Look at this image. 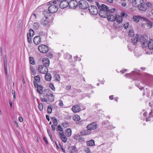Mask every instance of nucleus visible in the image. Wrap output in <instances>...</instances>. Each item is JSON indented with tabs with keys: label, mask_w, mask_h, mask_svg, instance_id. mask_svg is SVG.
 Wrapping results in <instances>:
<instances>
[{
	"label": "nucleus",
	"mask_w": 153,
	"mask_h": 153,
	"mask_svg": "<svg viewBox=\"0 0 153 153\" xmlns=\"http://www.w3.org/2000/svg\"><path fill=\"white\" fill-rule=\"evenodd\" d=\"M124 76L126 77H134L135 80L139 79L141 77V75L140 73L135 71H132L129 74H126Z\"/></svg>",
	"instance_id": "39448f33"
},
{
	"label": "nucleus",
	"mask_w": 153,
	"mask_h": 153,
	"mask_svg": "<svg viewBox=\"0 0 153 153\" xmlns=\"http://www.w3.org/2000/svg\"><path fill=\"white\" fill-rule=\"evenodd\" d=\"M135 83L136 86L138 88H139L140 90H142L144 88L143 87H140V86L139 85L140 83L138 82V80H136L135 82Z\"/></svg>",
	"instance_id": "f704fd0d"
},
{
	"label": "nucleus",
	"mask_w": 153,
	"mask_h": 153,
	"mask_svg": "<svg viewBox=\"0 0 153 153\" xmlns=\"http://www.w3.org/2000/svg\"><path fill=\"white\" fill-rule=\"evenodd\" d=\"M78 5L80 8L86 9L89 7V3L85 0H81L79 1Z\"/></svg>",
	"instance_id": "0eeeda50"
},
{
	"label": "nucleus",
	"mask_w": 153,
	"mask_h": 153,
	"mask_svg": "<svg viewBox=\"0 0 153 153\" xmlns=\"http://www.w3.org/2000/svg\"><path fill=\"white\" fill-rule=\"evenodd\" d=\"M97 127V124L95 122L92 123L88 125L86 127L87 130L83 131L84 134H88L87 133L88 130H91L96 129Z\"/></svg>",
	"instance_id": "423d86ee"
},
{
	"label": "nucleus",
	"mask_w": 153,
	"mask_h": 153,
	"mask_svg": "<svg viewBox=\"0 0 153 153\" xmlns=\"http://www.w3.org/2000/svg\"><path fill=\"white\" fill-rule=\"evenodd\" d=\"M141 20L145 22V24L147 25L148 27L150 28L152 27L153 23L147 18L145 17H141Z\"/></svg>",
	"instance_id": "2eb2a0df"
},
{
	"label": "nucleus",
	"mask_w": 153,
	"mask_h": 153,
	"mask_svg": "<svg viewBox=\"0 0 153 153\" xmlns=\"http://www.w3.org/2000/svg\"><path fill=\"white\" fill-rule=\"evenodd\" d=\"M69 2L67 0H63L59 4V7L62 9L66 8L69 6Z\"/></svg>",
	"instance_id": "4468645a"
},
{
	"label": "nucleus",
	"mask_w": 153,
	"mask_h": 153,
	"mask_svg": "<svg viewBox=\"0 0 153 153\" xmlns=\"http://www.w3.org/2000/svg\"><path fill=\"white\" fill-rule=\"evenodd\" d=\"M49 87L53 91H55V88L54 87L53 84L52 83H51L49 85Z\"/></svg>",
	"instance_id": "8fccbe9b"
},
{
	"label": "nucleus",
	"mask_w": 153,
	"mask_h": 153,
	"mask_svg": "<svg viewBox=\"0 0 153 153\" xmlns=\"http://www.w3.org/2000/svg\"><path fill=\"white\" fill-rule=\"evenodd\" d=\"M43 139L44 141L45 142L46 144L48 145L49 143L46 137L45 136H44L43 137Z\"/></svg>",
	"instance_id": "bf43d9fd"
},
{
	"label": "nucleus",
	"mask_w": 153,
	"mask_h": 153,
	"mask_svg": "<svg viewBox=\"0 0 153 153\" xmlns=\"http://www.w3.org/2000/svg\"><path fill=\"white\" fill-rule=\"evenodd\" d=\"M48 20V19L46 17L45 18H42L40 22L41 24L44 26L48 27L49 25V23Z\"/></svg>",
	"instance_id": "dca6fc26"
},
{
	"label": "nucleus",
	"mask_w": 153,
	"mask_h": 153,
	"mask_svg": "<svg viewBox=\"0 0 153 153\" xmlns=\"http://www.w3.org/2000/svg\"><path fill=\"white\" fill-rule=\"evenodd\" d=\"M51 91L50 89H45L43 93L44 94V97H46V96L49 94V93H51L50 91Z\"/></svg>",
	"instance_id": "c85d7f7f"
},
{
	"label": "nucleus",
	"mask_w": 153,
	"mask_h": 153,
	"mask_svg": "<svg viewBox=\"0 0 153 153\" xmlns=\"http://www.w3.org/2000/svg\"><path fill=\"white\" fill-rule=\"evenodd\" d=\"M59 106H62L63 105V104L62 100H60L59 102Z\"/></svg>",
	"instance_id": "338daca9"
},
{
	"label": "nucleus",
	"mask_w": 153,
	"mask_h": 153,
	"mask_svg": "<svg viewBox=\"0 0 153 153\" xmlns=\"http://www.w3.org/2000/svg\"><path fill=\"white\" fill-rule=\"evenodd\" d=\"M141 4L138 6V9L142 11H145L147 9V5L145 3H140Z\"/></svg>",
	"instance_id": "f3484780"
},
{
	"label": "nucleus",
	"mask_w": 153,
	"mask_h": 153,
	"mask_svg": "<svg viewBox=\"0 0 153 153\" xmlns=\"http://www.w3.org/2000/svg\"><path fill=\"white\" fill-rule=\"evenodd\" d=\"M4 68L5 71H7V66L6 65V64H7L6 60V62H5L4 58Z\"/></svg>",
	"instance_id": "603ef678"
},
{
	"label": "nucleus",
	"mask_w": 153,
	"mask_h": 153,
	"mask_svg": "<svg viewBox=\"0 0 153 153\" xmlns=\"http://www.w3.org/2000/svg\"><path fill=\"white\" fill-rule=\"evenodd\" d=\"M134 31L132 29L130 30L128 32V36L129 37H132V38L131 39V43L134 45H135L138 41H141L140 39H139V36L138 34H136V36H134L135 35L134 34Z\"/></svg>",
	"instance_id": "f03ea898"
},
{
	"label": "nucleus",
	"mask_w": 153,
	"mask_h": 153,
	"mask_svg": "<svg viewBox=\"0 0 153 153\" xmlns=\"http://www.w3.org/2000/svg\"><path fill=\"white\" fill-rule=\"evenodd\" d=\"M65 132L67 134H71V130L70 128H67L65 130Z\"/></svg>",
	"instance_id": "49530a36"
},
{
	"label": "nucleus",
	"mask_w": 153,
	"mask_h": 153,
	"mask_svg": "<svg viewBox=\"0 0 153 153\" xmlns=\"http://www.w3.org/2000/svg\"><path fill=\"white\" fill-rule=\"evenodd\" d=\"M62 126L65 128H67L69 126V123L68 122H65L62 124Z\"/></svg>",
	"instance_id": "79ce46f5"
},
{
	"label": "nucleus",
	"mask_w": 153,
	"mask_h": 153,
	"mask_svg": "<svg viewBox=\"0 0 153 153\" xmlns=\"http://www.w3.org/2000/svg\"><path fill=\"white\" fill-rule=\"evenodd\" d=\"M128 50L130 51H131L133 49V48L131 47V45L130 44H129L128 45Z\"/></svg>",
	"instance_id": "774afa93"
},
{
	"label": "nucleus",
	"mask_w": 153,
	"mask_h": 153,
	"mask_svg": "<svg viewBox=\"0 0 153 153\" xmlns=\"http://www.w3.org/2000/svg\"><path fill=\"white\" fill-rule=\"evenodd\" d=\"M42 62L43 65L49 66L50 64V61L48 58H44L42 60Z\"/></svg>",
	"instance_id": "412c9836"
},
{
	"label": "nucleus",
	"mask_w": 153,
	"mask_h": 153,
	"mask_svg": "<svg viewBox=\"0 0 153 153\" xmlns=\"http://www.w3.org/2000/svg\"><path fill=\"white\" fill-rule=\"evenodd\" d=\"M144 76L141 82L145 86L153 88V76L147 73H145Z\"/></svg>",
	"instance_id": "f257e3e1"
},
{
	"label": "nucleus",
	"mask_w": 153,
	"mask_h": 153,
	"mask_svg": "<svg viewBox=\"0 0 153 153\" xmlns=\"http://www.w3.org/2000/svg\"><path fill=\"white\" fill-rule=\"evenodd\" d=\"M106 18L108 21L114 22L116 20V14L114 16L113 15L109 14L107 15Z\"/></svg>",
	"instance_id": "aec40b11"
},
{
	"label": "nucleus",
	"mask_w": 153,
	"mask_h": 153,
	"mask_svg": "<svg viewBox=\"0 0 153 153\" xmlns=\"http://www.w3.org/2000/svg\"><path fill=\"white\" fill-rule=\"evenodd\" d=\"M39 27V24L38 22H35L33 24V28L36 30H37Z\"/></svg>",
	"instance_id": "72a5a7b5"
},
{
	"label": "nucleus",
	"mask_w": 153,
	"mask_h": 153,
	"mask_svg": "<svg viewBox=\"0 0 153 153\" xmlns=\"http://www.w3.org/2000/svg\"><path fill=\"white\" fill-rule=\"evenodd\" d=\"M56 130L57 131H59L62 132L61 133L60 132H59V134H64L63 131L62 130V128L60 125H59L57 126V128H56Z\"/></svg>",
	"instance_id": "7c9ffc66"
},
{
	"label": "nucleus",
	"mask_w": 153,
	"mask_h": 153,
	"mask_svg": "<svg viewBox=\"0 0 153 153\" xmlns=\"http://www.w3.org/2000/svg\"><path fill=\"white\" fill-rule=\"evenodd\" d=\"M153 114L152 112H150V113H149V117L146 119V121H149L151 120V119H150L151 118L153 117Z\"/></svg>",
	"instance_id": "4c0bfd02"
},
{
	"label": "nucleus",
	"mask_w": 153,
	"mask_h": 153,
	"mask_svg": "<svg viewBox=\"0 0 153 153\" xmlns=\"http://www.w3.org/2000/svg\"><path fill=\"white\" fill-rule=\"evenodd\" d=\"M146 4L147 5V9L148 8H149L152 5L151 4L148 2H147Z\"/></svg>",
	"instance_id": "e2e57ef3"
},
{
	"label": "nucleus",
	"mask_w": 153,
	"mask_h": 153,
	"mask_svg": "<svg viewBox=\"0 0 153 153\" xmlns=\"http://www.w3.org/2000/svg\"><path fill=\"white\" fill-rule=\"evenodd\" d=\"M39 109L40 111L42 110L43 108V106L42 103H40L38 105Z\"/></svg>",
	"instance_id": "3c124183"
},
{
	"label": "nucleus",
	"mask_w": 153,
	"mask_h": 153,
	"mask_svg": "<svg viewBox=\"0 0 153 153\" xmlns=\"http://www.w3.org/2000/svg\"><path fill=\"white\" fill-rule=\"evenodd\" d=\"M36 15L34 13L33 15H32L30 18V21H35V19H36Z\"/></svg>",
	"instance_id": "58836bf2"
},
{
	"label": "nucleus",
	"mask_w": 153,
	"mask_h": 153,
	"mask_svg": "<svg viewBox=\"0 0 153 153\" xmlns=\"http://www.w3.org/2000/svg\"><path fill=\"white\" fill-rule=\"evenodd\" d=\"M33 41L34 43L38 45L41 43V38L40 36H36L34 37L33 39Z\"/></svg>",
	"instance_id": "a211bd4d"
},
{
	"label": "nucleus",
	"mask_w": 153,
	"mask_h": 153,
	"mask_svg": "<svg viewBox=\"0 0 153 153\" xmlns=\"http://www.w3.org/2000/svg\"><path fill=\"white\" fill-rule=\"evenodd\" d=\"M62 0H54L52 1V3L53 4H57L58 3H59V2H61Z\"/></svg>",
	"instance_id": "6e6d98bb"
},
{
	"label": "nucleus",
	"mask_w": 153,
	"mask_h": 153,
	"mask_svg": "<svg viewBox=\"0 0 153 153\" xmlns=\"http://www.w3.org/2000/svg\"><path fill=\"white\" fill-rule=\"evenodd\" d=\"M79 137H81V136L78 134V135H76L74 136L73 138L74 140H78L79 141Z\"/></svg>",
	"instance_id": "09e8293b"
},
{
	"label": "nucleus",
	"mask_w": 153,
	"mask_h": 153,
	"mask_svg": "<svg viewBox=\"0 0 153 153\" xmlns=\"http://www.w3.org/2000/svg\"><path fill=\"white\" fill-rule=\"evenodd\" d=\"M48 100L50 102H52L54 101V97L53 94L51 93H49V94L46 96Z\"/></svg>",
	"instance_id": "4be33fe9"
},
{
	"label": "nucleus",
	"mask_w": 153,
	"mask_h": 153,
	"mask_svg": "<svg viewBox=\"0 0 153 153\" xmlns=\"http://www.w3.org/2000/svg\"><path fill=\"white\" fill-rule=\"evenodd\" d=\"M55 77L56 80L58 82H59L60 80V76L59 75L56 74L55 75Z\"/></svg>",
	"instance_id": "ea45409f"
},
{
	"label": "nucleus",
	"mask_w": 153,
	"mask_h": 153,
	"mask_svg": "<svg viewBox=\"0 0 153 153\" xmlns=\"http://www.w3.org/2000/svg\"><path fill=\"white\" fill-rule=\"evenodd\" d=\"M58 9V7L55 5H51L48 8V10L50 13H53L56 12Z\"/></svg>",
	"instance_id": "9d476101"
},
{
	"label": "nucleus",
	"mask_w": 153,
	"mask_h": 153,
	"mask_svg": "<svg viewBox=\"0 0 153 153\" xmlns=\"http://www.w3.org/2000/svg\"><path fill=\"white\" fill-rule=\"evenodd\" d=\"M72 148V150L73 151H76L77 150V149L75 146H71Z\"/></svg>",
	"instance_id": "0e129e2a"
},
{
	"label": "nucleus",
	"mask_w": 153,
	"mask_h": 153,
	"mask_svg": "<svg viewBox=\"0 0 153 153\" xmlns=\"http://www.w3.org/2000/svg\"><path fill=\"white\" fill-rule=\"evenodd\" d=\"M87 146H93L95 145V142L94 140H91L86 142Z\"/></svg>",
	"instance_id": "393cba45"
},
{
	"label": "nucleus",
	"mask_w": 153,
	"mask_h": 153,
	"mask_svg": "<svg viewBox=\"0 0 153 153\" xmlns=\"http://www.w3.org/2000/svg\"><path fill=\"white\" fill-rule=\"evenodd\" d=\"M143 0H136L134 1H133V5L135 6H137L140 5V3H143Z\"/></svg>",
	"instance_id": "b1692460"
},
{
	"label": "nucleus",
	"mask_w": 153,
	"mask_h": 153,
	"mask_svg": "<svg viewBox=\"0 0 153 153\" xmlns=\"http://www.w3.org/2000/svg\"><path fill=\"white\" fill-rule=\"evenodd\" d=\"M115 21L117 22L119 24L121 23L123 21V19L121 16H120L119 15L117 14H116V20Z\"/></svg>",
	"instance_id": "5701e85b"
},
{
	"label": "nucleus",
	"mask_w": 153,
	"mask_h": 153,
	"mask_svg": "<svg viewBox=\"0 0 153 153\" xmlns=\"http://www.w3.org/2000/svg\"><path fill=\"white\" fill-rule=\"evenodd\" d=\"M48 67L44 65H39L38 67V71L41 74H45L46 72L48 71Z\"/></svg>",
	"instance_id": "9b49d317"
},
{
	"label": "nucleus",
	"mask_w": 153,
	"mask_h": 153,
	"mask_svg": "<svg viewBox=\"0 0 153 153\" xmlns=\"http://www.w3.org/2000/svg\"><path fill=\"white\" fill-rule=\"evenodd\" d=\"M47 56L48 57L50 58H52L53 57V54L51 53H48L47 54Z\"/></svg>",
	"instance_id": "13d9d810"
},
{
	"label": "nucleus",
	"mask_w": 153,
	"mask_h": 153,
	"mask_svg": "<svg viewBox=\"0 0 153 153\" xmlns=\"http://www.w3.org/2000/svg\"><path fill=\"white\" fill-rule=\"evenodd\" d=\"M69 7L70 8L74 9L78 5V3L75 0H71L69 2Z\"/></svg>",
	"instance_id": "f8f14e48"
},
{
	"label": "nucleus",
	"mask_w": 153,
	"mask_h": 153,
	"mask_svg": "<svg viewBox=\"0 0 153 153\" xmlns=\"http://www.w3.org/2000/svg\"><path fill=\"white\" fill-rule=\"evenodd\" d=\"M39 36H40H40H45V34L43 33V31H40V32H39Z\"/></svg>",
	"instance_id": "680f3d73"
},
{
	"label": "nucleus",
	"mask_w": 153,
	"mask_h": 153,
	"mask_svg": "<svg viewBox=\"0 0 153 153\" xmlns=\"http://www.w3.org/2000/svg\"><path fill=\"white\" fill-rule=\"evenodd\" d=\"M34 78L35 80V81L37 82V83H39L40 82V78L39 75L34 76Z\"/></svg>",
	"instance_id": "e433bc0d"
},
{
	"label": "nucleus",
	"mask_w": 153,
	"mask_h": 153,
	"mask_svg": "<svg viewBox=\"0 0 153 153\" xmlns=\"http://www.w3.org/2000/svg\"><path fill=\"white\" fill-rule=\"evenodd\" d=\"M88 7L89 12L91 14L96 15L98 13V10L96 6L91 5L89 6Z\"/></svg>",
	"instance_id": "1a4fd4ad"
},
{
	"label": "nucleus",
	"mask_w": 153,
	"mask_h": 153,
	"mask_svg": "<svg viewBox=\"0 0 153 153\" xmlns=\"http://www.w3.org/2000/svg\"><path fill=\"white\" fill-rule=\"evenodd\" d=\"M108 7L104 4H101L98 10V13L99 15L102 18H106L107 16V11Z\"/></svg>",
	"instance_id": "7ed1b4c3"
},
{
	"label": "nucleus",
	"mask_w": 153,
	"mask_h": 153,
	"mask_svg": "<svg viewBox=\"0 0 153 153\" xmlns=\"http://www.w3.org/2000/svg\"><path fill=\"white\" fill-rule=\"evenodd\" d=\"M53 107L51 105H49L47 108V112L49 114H51L52 112Z\"/></svg>",
	"instance_id": "473e14b6"
},
{
	"label": "nucleus",
	"mask_w": 153,
	"mask_h": 153,
	"mask_svg": "<svg viewBox=\"0 0 153 153\" xmlns=\"http://www.w3.org/2000/svg\"><path fill=\"white\" fill-rule=\"evenodd\" d=\"M27 36L28 42L29 43L31 44L32 43V40L31 39L32 36H29L27 35Z\"/></svg>",
	"instance_id": "a18cd8bd"
},
{
	"label": "nucleus",
	"mask_w": 153,
	"mask_h": 153,
	"mask_svg": "<svg viewBox=\"0 0 153 153\" xmlns=\"http://www.w3.org/2000/svg\"><path fill=\"white\" fill-rule=\"evenodd\" d=\"M143 41L142 42V45L143 47L146 48L148 47L150 50L153 49V40L151 39L148 42L147 39H144L143 37L142 38Z\"/></svg>",
	"instance_id": "20e7f679"
},
{
	"label": "nucleus",
	"mask_w": 153,
	"mask_h": 153,
	"mask_svg": "<svg viewBox=\"0 0 153 153\" xmlns=\"http://www.w3.org/2000/svg\"><path fill=\"white\" fill-rule=\"evenodd\" d=\"M39 51L43 53H46L48 51V47L45 45H39L38 48Z\"/></svg>",
	"instance_id": "6e6552de"
},
{
	"label": "nucleus",
	"mask_w": 153,
	"mask_h": 153,
	"mask_svg": "<svg viewBox=\"0 0 153 153\" xmlns=\"http://www.w3.org/2000/svg\"><path fill=\"white\" fill-rule=\"evenodd\" d=\"M129 25L128 23V22H126L125 24H124L123 25V27L125 29H126L128 28Z\"/></svg>",
	"instance_id": "4d7b16f0"
},
{
	"label": "nucleus",
	"mask_w": 153,
	"mask_h": 153,
	"mask_svg": "<svg viewBox=\"0 0 153 153\" xmlns=\"http://www.w3.org/2000/svg\"><path fill=\"white\" fill-rule=\"evenodd\" d=\"M66 56V58L68 59H70L72 58L71 55H70V54H69L68 53H66V54H65V55L64 56Z\"/></svg>",
	"instance_id": "864d4df0"
},
{
	"label": "nucleus",
	"mask_w": 153,
	"mask_h": 153,
	"mask_svg": "<svg viewBox=\"0 0 153 153\" xmlns=\"http://www.w3.org/2000/svg\"><path fill=\"white\" fill-rule=\"evenodd\" d=\"M102 125L106 126L109 124V122L108 120L103 121L102 122Z\"/></svg>",
	"instance_id": "c03bdc74"
},
{
	"label": "nucleus",
	"mask_w": 153,
	"mask_h": 153,
	"mask_svg": "<svg viewBox=\"0 0 153 153\" xmlns=\"http://www.w3.org/2000/svg\"><path fill=\"white\" fill-rule=\"evenodd\" d=\"M120 14V16H122V18L123 17H126L128 16V15L127 13H125L123 12H122Z\"/></svg>",
	"instance_id": "de8ad7c7"
},
{
	"label": "nucleus",
	"mask_w": 153,
	"mask_h": 153,
	"mask_svg": "<svg viewBox=\"0 0 153 153\" xmlns=\"http://www.w3.org/2000/svg\"><path fill=\"white\" fill-rule=\"evenodd\" d=\"M27 35L32 36H33L34 35V31L32 29H30L29 30V33H27Z\"/></svg>",
	"instance_id": "37998d69"
},
{
	"label": "nucleus",
	"mask_w": 153,
	"mask_h": 153,
	"mask_svg": "<svg viewBox=\"0 0 153 153\" xmlns=\"http://www.w3.org/2000/svg\"><path fill=\"white\" fill-rule=\"evenodd\" d=\"M52 76L49 73H47L45 75V79L48 81H50L51 79Z\"/></svg>",
	"instance_id": "a878e982"
},
{
	"label": "nucleus",
	"mask_w": 153,
	"mask_h": 153,
	"mask_svg": "<svg viewBox=\"0 0 153 153\" xmlns=\"http://www.w3.org/2000/svg\"><path fill=\"white\" fill-rule=\"evenodd\" d=\"M113 26L114 27L117 29L120 28V27H119L118 25V23L117 24V23H114L113 24Z\"/></svg>",
	"instance_id": "5fc2aeb1"
},
{
	"label": "nucleus",
	"mask_w": 153,
	"mask_h": 153,
	"mask_svg": "<svg viewBox=\"0 0 153 153\" xmlns=\"http://www.w3.org/2000/svg\"><path fill=\"white\" fill-rule=\"evenodd\" d=\"M115 9L114 8H113L111 9H108V7L107 11V15L109 14H110V13H113L115 11Z\"/></svg>",
	"instance_id": "c756f323"
},
{
	"label": "nucleus",
	"mask_w": 153,
	"mask_h": 153,
	"mask_svg": "<svg viewBox=\"0 0 153 153\" xmlns=\"http://www.w3.org/2000/svg\"><path fill=\"white\" fill-rule=\"evenodd\" d=\"M80 119V117L78 115H75L73 117V120L75 121H78Z\"/></svg>",
	"instance_id": "a19ab883"
},
{
	"label": "nucleus",
	"mask_w": 153,
	"mask_h": 153,
	"mask_svg": "<svg viewBox=\"0 0 153 153\" xmlns=\"http://www.w3.org/2000/svg\"><path fill=\"white\" fill-rule=\"evenodd\" d=\"M59 135L60 137L62 140V141L64 143L66 142L67 141V139L65 135V134H59Z\"/></svg>",
	"instance_id": "bb28decb"
},
{
	"label": "nucleus",
	"mask_w": 153,
	"mask_h": 153,
	"mask_svg": "<svg viewBox=\"0 0 153 153\" xmlns=\"http://www.w3.org/2000/svg\"><path fill=\"white\" fill-rule=\"evenodd\" d=\"M51 119L53 120L54 125L55 126H57L58 125V122L56 119L55 117H52Z\"/></svg>",
	"instance_id": "2f4dec72"
},
{
	"label": "nucleus",
	"mask_w": 153,
	"mask_h": 153,
	"mask_svg": "<svg viewBox=\"0 0 153 153\" xmlns=\"http://www.w3.org/2000/svg\"><path fill=\"white\" fill-rule=\"evenodd\" d=\"M86 153H90L91 152V151L90 149L88 147H87L86 148V149L85 150Z\"/></svg>",
	"instance_id": "052dcab7"
},
{
	"label": "nucleus",
	"mask_w": 153,
	"mask_h": 153,
	"mask_svg": "<svg viewBox=\"0 0 153 153\" xmlns=\"http://www.w3.org/2000/svg\"><path fill=\"white\" fill-rule=\"evenodd\" d=\"M72 110L74 112L76 113L81 110V108L79 105H76L73 106L72 108Z\"/></svg>",
	"instance_id": "6ab92c4d"
},
{
	"label": "nucleus",
	"mask_w": 153,
	"mask_h": 153,
	"mask_svg": "<svg viewBox=\"0 0 153 153\" xmlns=\"http://www.w3.org/2000/svg\"><path fill=\"white\" fill-rule=\"evenodd\" d=\"M29 60L30 62V64L32 65H35V62L34 60V59L33 57L31 56H30L29 57Z\"/></svg>",
	"instance_id": "c9c22d12"
},
{
	"label": "nucleus",
	"mask_w": 153,
	"mask_h": 153,
	"mask_svg": "<svg viewBox=\"0 0 153 153\" xmlns=\"http://www.w3.org/2000/svg\"><path fill=\"white\" fill-rule=\"evenodd\" d=\"M84 140V138H83L82 137H79V142H83Z\"/></svg>",
	"instance_id": "69168bd1"
},
{
	"label": "nucleus",
	"mask_w": 153,
	"mask_h": 153,
	"mask_svg": "<svg viewBox=\"0 0 153 153\" xmlns=\"http://www.w3.org/2000/svg\"><path fill=\"white\" fill-rule=\"evenodd\" d=\"M141 17L139 16H133V19L134 21L136 22H138L140 20H141Z\"/></svg>",
	"instance_id": "cd10ccee"
},
{
	"label": "nucleus",
	"mask_w": 153,
	"mask_h": 153,
	"mask_svg": "<svg viewBox=\"0 0 153 153\" xmlns=\"http://www.w3.org/2000/svg\"><path fill=\"white\" fill-rule=\"evenodd\" d=\"M35 88H37V91L40 94L43 93V87L42 86L39 85L37 84V82L34 81L33 82Z\"/></svg>",
	"instance_id": "ddd939ff"
}]
</instances>
